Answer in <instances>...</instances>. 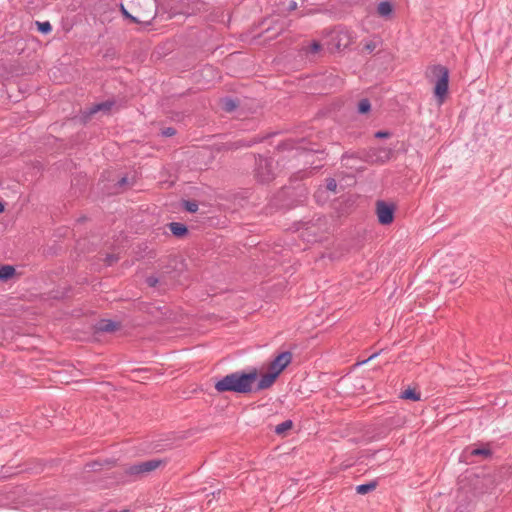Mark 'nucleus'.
<instances>
[{
  "mask_svg": "<svg viewBox=\"0 0 512 512\" xmlns=\"http://www.w3.org/2000/svg\"><path fill=\"white\" fill-rule=\"evenodd\" d=\"M37 25H38L39 31H41L42 33H49L52 30V26L48 21L37 22Z\"/></svg>",
  "mask_w": 512,
  "mask_h": 512,
  "instance_id": "nucleus-23",
  "label": "nucleus"
},
{
  "mask_svg": "<svg viewBox=\"0 0 512 512\" xmlns=\"http://www.w3.org/2000/svg\"><path fill=\"white\" fill-rule=\"evenodd\" d=\"M449 283L450 284H459L461 286V285H463L464 282L461 280V276H459L455 280H451Z\"/></svg>",
  "mask_w": 512,
  "mask_h": 512,
  "instance_id": "nucleus-31",
  "label": "nucleus"
},
{
  "mask_svg": "<svg viewBox=\"0 0 512 512\" xmlns=\"http://www.w3.org/2000/svg\"><path fill=\"white\" fill-rule=\"evenodd\" d=\"M375 487H376V485L373 483L362 484V485H358L356 487V491L358 494L364 495V494L368 493L369 491L375 489Z\"/></svg>",
  "mask_w": 512,
  "mask_h": 512,
  "instance_id": "nucleus-18",
  "label": "nucleus"
},
{
  "mask_svg": "<svg viewBox=\"0 0 512 512\" xmlns=\"http://www.w3.org/2000/svg\"><path fill=\"white\" fill-rule=\"evenodd\" d=\"M113 105H114L113 101H105V102H101L98 104H94L90 108H88L87 110H85L83 112V116H84L85 120H87L98 112H102V113L106 114L111 110Z\"/></svg>",
  "mask_w": 512,
  "mask_h": 512,
  "instance_id": "nucleus-8",
  "label": "nucleus"
},
{
  "mask_svg": "<svg viewBox=\"0 0 512 512\" xmlns=\"http://www.w3.org/2000/svg\"><path fill=\"white\" fill-rule=\"evenodd\" d=\"M274 161L271 158L259 157L256 167V176L261 182H268L274 178Z\"/></svg>",
  "mask_w": 512,
  "mask_h": 512,
  "instance_id": "nucleus-4",
  "label": "nucleus"
},
{
  "mask_svg": "<svg viewBox=\"0 0 512 512\" xmlns=\"http://www.w3.org/2000/svg\"><path fill=\"white\" fill-rule=\"evenodd\" d=\"M389 136H390V133L386 132V131H378L375 133V137H377V138H387Z\"/></svg>",
  "mask_w": 512,
  "mask_h": 512,
  "instance_id": "nucleus-30",
  "label": "nucleus"
},
{
  "mask_svg": "<svg viewBox=\"0 0 512 512\" xmlns=\"http://www.w3.org/2000/svg\"><path fill=\"white\" fill-rule=\"evenodd\" d=\"M471 455L488 457L490 455V450L488 448H476L471 451Z\"/></svg>",
  "mask_w": 512,
  "mask_h": 512,
  "instance_id": "nucleus-22",
  "label": "nucleus"
},
{
  "mask_svg": "<svg viewBox=\"0 0 512 512\" xmlns=\"http://www.w3.org/2000/svg\"><path fill=\"white\" fill-rule=\"evenodd\" d=\"M119 260V257L115 254H107L104 258V262L106 266H112Z\"/></svg>",
  "mask_w": 512,
  "mask_h": 512,
  "instance_id": "nucleus-24",
  "label": "nucleus"
},
{
  "mask_svg": "<svg viewBox=\"0 0 512 512\" xmlns=\"http://www.w3.org/2000/svg\"><path fill=\"white\" fill-rule=\"evenodd\" d=\"M176 133L175 129L172 128V127H168V128H165L163 131H162V134L164 136H173L174 134Z\"/></svg>",
  "mask_w": 512,
  "mask_h": 512,
  "instance_id": "nucleus-28",
  "label": "nucleus"
},
{
  "mask_svg": "<svg viewBox=\"0 0 512 512\" xmlns=\"http://www.w3.org/2000/svg\"><path fill=\"white\" fill-rule=\"evenodd\" d=\"M371 104L368 99H362L358 104L359 113L365 114L370 111Z\"/></svg>",
  "mask_w": 512,
  "mask_h": 512,
  "instance_id": "nucleus-19",
  "label": "nucleus"
},
{
  "mask_svg": "<svg viewBox=\"0 0 512 512\" xmlns=\"http://www.w3.org/2000/svg\"><path fill=\"white\" fill-rule=\"evenodd\" d=\"M157 283H158V279H157V278H155V277H148V278H147V284H148V286H150V287H154V286H156V285H157Z\"/></svg>",
  "mask_w": 512,
  "mask_h": 512,
  "instance_id": "nucleus-29",
  "label": "nucleus"
},
{
  "mask_svg": "<svg viewBox=\"0 0 512 512\" xmlns=\"http://www.w3.org/2000/svg\"><path fill=\"white\" fill-rule=\"evenodd\" d=\"M126 183H127V178H126V177H123V178H121V179L118 181V185H119L120 187L124 186Z\"/></svg>",
  "mask_w": 512,
  "mask_h": 512,
  "instance_id": "nucleus-32",
  "label": "nucleus"
},
{
  "mask_svg": "<svg viewBox=\"0 0 512 512\" xmlns=\"http://www.w3.org/2000/svg\"><path fill=\"white\" fill-rule=\"evenodd\" d=\"M352 43V35L348 30L333 31L330 34L328 48L330 51H340L347 48Z\"/></svg>",
  "mask_w": 512,
  "mask_h": 512,
  "instance_id": "nucleus-3",
  "label": "nucleus"
},
{
  "mask_svg": "<svg viewBox=\"0 0 512 512\" xmlns=\"http://www.w3.org/2000/svg\"><path fill=\"white\" fill-rule=\"evenodd\" d=\"M183 207L190 213H195L198 210V204L196 201L185 200L183 202Z\"/></svg>",
  "mask_w": 512,
  "mask_h": 512,
  "instance_id": "nucleus-20",
  "label": "nucleus"
},
{
  "mask_svg": "<svg viewBox=\"0 0 512 512\" xmlns=\"http://www.w3.org/2000/svg\"><path fill=\"white\" fill-rule=\"evenodd\" d=\"M427 77L434 84V95L439 104L444 102L448 93L449 70L442 65H433L427 70Z\"/></svg>",
  "mask_w": 512,
  "mask_h": 512,
  "instance_id": "nucleus-2",
  "label": "nucleus"
},
{
  "mask_svg": "<svg viewBox=\"0 0 512 512\" xmlns=\"http://www.w3.org/2000/svg\"><path fill=\"white\" fill-rule=\"evenodd\" d=\"M166 461L161 459H151L145 462H141L139 464H135L131 466L128 470V473L131 475H143L150 473L161 466H164Z\"/></svg>",
  "mask_w": 512,
  "mask_h": 512,
  "instance_id": "nucleus-5",
  "label": "nucleus"
},
{
  "mask_svg": "<svg viewBox=\"0 0 512 512\" xmlns=\"http://www.w3.org/2000/svg\"><path fill=\"white\" fill-rule=\"evenodd\" d=\"M4 211V205L0 202V212Z\"/></svg>",
  "mask_w": 512,
  "mask_h": 512,
  "instance_id": "nucleus-34",
  "label": "nucleus"
},
{
  "mask_svg": "<svg viewBox=\"0 0 512 512\" xmlns=\"http://www.w3.org/2000/svg\"><path fill=\"white\" fill-rule=\"evenodd\" d=\"M289 8L290 9H295L296 8V3L294 1H291L290 4H289Z\"/></svg>",
  "mask_w": 512,
  "mask_h": 512,
  "instance_id": "nucleus-33",
  "label": "nucleus"
},
{
  "mask_svg": "<svg viewBox=\"0 0 512 512\" xmlns=\"http://www.w3.org/2000/svg\"><path fill=\"white\" fill-rule=\"evenodd\" d=\"M169 229L174 236L182 237L187 233V227L179 222H171L169 225Z\"/></svg>",
  "mask_w": 512,
  "mask_h": 512,
  "instance_id": "nucleus-11",
  "label": "nucleus"
},
{
  "mask_svg": "<svg viewBox=\"0 0 512 512\" xmlns=\"http://www.w3.org/2000/svg\"><path fill=\"white\" fill-rule=\"evenodd\" d=\"M120 328V323L112 320H102L99 322L98 329L104 332H114Z\"/></svg>",
  "mask_w": 512,
  "mask_h": 512,
  "instance_id": "nucleus-10",
  "label": "nucleus"
},
{
  "mask_svg": "<svg viewBox=\"0 0 512 512\" xmlns=\"http://www.w3.org/2000/svg\"><path fill=\"white\" fill-rule=\"evenodd\" d=\"M376 156L375 161H379L381 163H384L388 161L391 158L392 155V149L390 148H379L377 149L376 153L374 154Z\"/></svg>",
  "mask_w": 512,
  "mask_h": 512,
  "instance_id": "nucleus-14",
  "label": "nucleus"
},
{
  "mask_svg": "<svg viewBox=\"0 0 512 512\" xmlns=\"http://www.w3.org/2000/svg\"><path fill=\"white\" fill-rule=\"evenodd\" d=\"M277 378L278 376L268 369V371L259 380L257 389L264 390L271 387Z\"/></svg>",
  "mask_w": 512,
  "mask_h": 512,
  "instance_id": "nucleus-9",
  "label": "nucleus"
},
{
  "mask_svg": "<svg viewBox=\"0 0 512 512\" xmlns=\"http://www.w3.org/2000/svg\"><path fill=\"white\" fill-rule=\"evenodd\" d=\"M260 141V139H254L253 143Z\"/></svg>",
  "mask_w": 512,
  "mask_h": 512,
  "instance_id": "nucleus-36",
  "label": "nucleus"
},
{
  "mask_svg": "<svg viewBox=\"0 0 512 512\" xmlns=\"http://www.w3.org/2000/svg\"><path fill=\"white\" fill-rule=\"evenodd\" d=\"M378 42L375 40H368L363 44L362 53L371 54L377 48Z\"/></svg>",
  "mask_w": 512,
  "mask_h": 512,
  "instance_id": "nucleus-17",
  "label": "nucleus"
},
{
  "mask_svg": "<svg viewBox=\"0 0 512 512\" xmlns=\"http://www.w3.org/2000/svg\"><path fill=\"white\" fill-rule=\"evenodd\" d=\"M16 274V270L11 265L0 266V280L7 281Z\"/></svg>",
  "mask_w": 512,
  "mask_h": 512,
  "instance_id": "nucleus-13",
  "label": "nucleus"
},
{
  "mask_svg": "<svg viewBox=\"0 0 512 512\" xmlns=\"http://www.w3.org/2000/svg\"><path fill=\"white\" fill-rule=\"evenodd\" d=\"M242 145L250 146V145H251V142L243 143Z\"/></svg>",
  "mask_w": 512,
  "mask_h": 512,
  "instance_id": "nucleus-35",
  "label": "nucleus"
},
{
  "mask_svg": "<svg viewBox=\"0 0 512 512\" xmlns=\"http://www.w3.org/2000/svg\"><path fill=\"white\" fill-rule=\"evenodd\" d=\"M401 398L411 400V401H419L420 393L416 391L414 388H407L401 394Z\"/></svg>",
  "mask_w": 512,
  "mask_h": 512,
  "instance_id": "nucleus-15",
  "label": "nucleus"
},
{
  "mask_svg": "<svg viewBox=\"0 0 512 512\" xmlns=\"http://www.w3.org/2000/svg\"><path fill=\"white\" fill-rule=\"evenodd\" d=\"M321 49V45L317 41H313V43L310 45L309 52L310 53H318Z\"/></svg>",
  "mask_w": 512,
  "mask_h": 512,
  "instance_id": "nucleus-27",
  "label": "nucleus"
},
{
  "mask_svg": "<svg viewBox=\"0 0 512 512\" xmlns=\"http://www.w3.org/2000/svg\"><path fill=\"white\" fill-rule=\"evenodd\" d=\"M394 206L387 204L385 201L378 200L376 202V215L378 221L382 225H389L394 220Z\"/></svg>",
  "mask_w": 512,
  "mask_h": 512,
  "instance_id": "nucleus-6",
  "label": "nucleus"
},
{
  "mask_svg": "<svg viewBox=\"0 0 512 512\" xmlns=\"http://www.w3.org/2000/svg\"><path fill=\"white\" fill-rule=\"evenodd\" d=\"M121 10H122V13L124 14V16L126 18L131 19L133 22H135V23L145 22L144 20H141V19H139L137 17H134L131 14H129V12L123 6H121Z\"/></svg>",
  "mask_w": 512,
  "mask_h": 512,
  "instance_id": "nucleus-25",
  "label": "nucleus"
},
{
  "mask_svg": "<svg viewBox=\"0 0 512 512\" xmlns=\"http://www.w3.org/2000/svg\"><path fill=\"white\" fill-rule=\"evenodd\" d=\"M326 188L329 191L336 192L337 183H336L335 179H332V178L328 179Z\"/></svg>",
  "mask_w": 512,
  "mask_h": 512,
  "instance_id": "nucleus-26",
  "label": "nucleus"
},
{
  "mask_svg": "<svg viewBox=\"0 0 512 512\" xmlns=\"http://www.w3.org/2000/svg\"><path fill=\"white\" fill-rule=\"evenodd\" d=\"M257 378L258 373L255 369L248 373H231L217 381L215 389L218 392L249 393L252 391Z\"/></svg>",
  "mask_w": 512,
  "mask_h": 512,
  "instance_id": "nucleus-1",
  "label": "nucleus"
},
{
  "mask_svg": "<svg viewBox=\"0 0 512 512\" xmlns=\"http://www.w3.org/2000/svg\"><path fill=\"white\" fill-rule=\"evenodd\" d=\"M292 354L290 352L280 353L269 365L268 369L277 376L291 363Z\"/></svg>",
  "mask_w": 512,
  "mask_h": 512,
  "instance_id": "nucleus-7",
  "label": "nucleus"
},
{
  "mask_svg": "<svg viewBox=\"0 0 512 512\" xmlns=\"http://www.w3.org/2000/svg\"><path fill=\"white\" fill-rule=\"evenodd\" d=\"M393 12V7L390 2L383 1L377 6V13L381 17H389Z\"/></svg>",
  "mask_w": 512,
  "mask_h": 512,
  "instance_id": "nucleus-12",
  "label": "nucleus"
},
{
  "mask_svg": "<svg viewBox=\"0 0 512 512\" xmlns=\"http://www.w3.org/2000/svg\"><path fill=\"white\" fill-rule=\"evenodd\" d=\"M238 106L237 101L231 98H225L221 100V107L225 112H232L234 111Z\"/></svg>",
  "mask_w": 512,
  "mask_h": 512,
  "instance_id": "nucleus-16",
  "label": "nucleus"
},
{
  "mask_svg": "<svg viewBox=\"0 0 512 512\" xmlns=\"http://www.w3.org/2000/svg\"><path fill=\"white\" fill-rule=\"evenodd\" d=\"M292 427V422L291 421H285L279 425L276 426L275 428V432L277 434H281L283 433L284 431L290 429Z\"/></svg>",
  "mask_w": 512,
  "mask_h": 512,
  "instance_id": "nucleus-21",
  "label": "nucleus"
}]
</instances>
